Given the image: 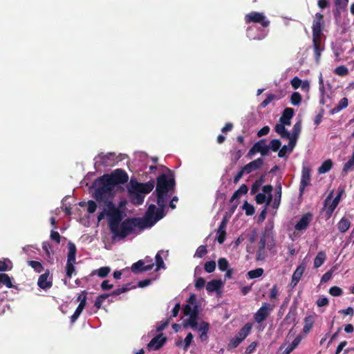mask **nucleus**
I'll list each match as a JSON object with an SVG mask.
<instances>
[{"mask_svg":"<svg viewBox=\"0 0 354 354\" xmlns=\"http://www.w3.org/2000/svg\"><path fill=\"white\" fill-rule=\"evenodd\" d=\"M109 226L111 233L115 237L124 239L132 233L136 227L140 229L151 227L162 218L161 210H156V207L151 204L143 218H128L122 221V213L118 209L109 212Z\"/></svg>","mask_w":354,"mask_h":354,"instance_id":"nucleus-1","label":"nucleus"},{"mask_svg":"<svg viewBox=\"0 0 354 354\" xmlns=\"http://www.w3.org/2000/svg\"><path fill=\"white\" fill-rule=\"evenodd\" d=\"M95 187L93 197L96 201L101 204L103 203L109 209V212H113L118 209L112 201L115 196V188L111 186L105 179L100 180L98 177L93 183Z\"/></svg>","mask_w":354,"mask_h":354,"instance_id":"nucleus-2","label":"nucleus"},{"mask_svg":"<svg viewBox=\"0 0 354 354\" xmlns=\"http://www.w3.org/2000/svg\"><path fill=\"white\" fill-rule=\"evenodd\" d=\"M156 180V192L157 204L159 206V208H156V210L162 211L163 218L165 216L164 208L165 207L167 194L169 191L174 189L176 181L172 174H170L169 175L161 174L157 177Z\"/></svg>","mask_w":354,"mask_h":354,"instance_id":"nucleus-3","label":"nucleus"},{"mask_svg":"<svg viewBox=\"0 0 354 354\" xmlns=\"http://www.w3.org/2000/svg\"><path fill=\"white\" fill-rule=\"evenodd\" d=\"M324 28V15L317 12L315 19L313 22V45L316 63H319L322 52L324 50V45L322 44V31Z\"/></svg>","mask_w":354,"mask_h":354,"instance_id":"nucleus-4","label":"nucleus"},{"mask_svg":"<svg viewBox=\"0 0 354 354\" xmlns=\"http://www.w3.org/2000/svg\"><path fill=\"white\" fill-rule=\"evenodd\" d=\"M100 180L105 179L114 188L118 185L125 184L129 180L127 173L122 169H116L110 174H104L100 177Z\"/></svg>","mask_w":354,"mask_h":354,"instance_id":"nucleus-5","label":"nucleus"},{"mask_svg":"<svg viewBox=\"0 0 354 354\" xmlns=\"http://www.w3.org/2000/svg\"><path fill=\"white\" fill-rule=\"evenodd\" d=\"M153 180H149L145 183H142L131 179L127 186V189L129 194L141 193L142 194H146L150 193L153 190Z\"/></svg>","mask_w":354,"mask_h":354,"instance_id":"nucleus-6","label":"nucleus"},{"mask_svg":"<svg viewBox=\"0 0 354 354\" xmlns=\"http://www.w3.org/2000/svg\"><path fill=\"white\" fill-rule=\"evenodd\" d=\"M246 24H260L262 27L267 28L270 26V21L267 19L263 12L252 11L245 16Z\"/></svg>","mask_w":354,"mask_h":354,"instance_id":"nucleus-7","label":"nucleus"},{"mask_svg":"<svg viewBox=\"0 0 354 354\" xmlns=\"http://www.w3.org/2000/svg\"><path fill=\"white\" fill-rule=\"evenodd\" d=\"M274 305L268 302H263L261 306L254 315V319L257 324L264 322L273 311Z\"/></svg>","mask_w":354,"mask_h":354,"instance_id":"nucleus-8","label":"nucleus"},{"mask_svg":"<svg viewBox=\"0 0 354 354\" xmlns=\"http://www.w3.org/2000/svg\"><path fill=\"white\" fill-rule=\"evenodd\" d=\"M257 153H260L263 156L268 155L269 147L266 145V139H261L255 142L249 150L247 156L251 157Z\"/></svg>","mask_w":354,"mask_h":354,"instance_id":"nucleus-9","label":"nucleus"},{"mask_svg":"<svg viewBox=\"0 0 354 354\" xmlns=\"http://www.w3.org/2000/svg\"><path fill=\"white\" fill-rule=\"evenodd\" d=\"M313 218V215L311 212H307L304 214L299 219V221L295 224V229L298 231L306 230Z\"/></svg>","mask_w":354,"mask_h":354,"instance_id":"nucleus-10","label":"nucleus"},{"mask_svg":"<svg viewBox=\"0 0 354 354\" xmlns=\"http://www.w3.org/2000/svg\"><path fill=\"white\" fill-rule=\"evenodd\" d=\"M310 169L307 167H304L301 171V178L299 185V196L304 194L305 188L310 185Z\"/></svg>","mask_w":354,"mask_h":354,"instance_id":"nucleus-11","label":"nucleus"},{"mask_svg":"<svg viewBox=\"0 0 354 354\" xmlns=\"http://www.w3.org/2000/svg\"><path fill=\"white\" fill-rule=\"evenodd\" d=\"M187 302V304L183 308V314L185 316L191 315L195 310L199 312L198 306L196 304V297L194 294L190 295Z\"/></svg>","mask_w":354,"mask_h":354,"instance_id":"nucleus-12","label":"nucleus"},{"mask_svg":"<svg viewBox=\"0 0 354 354\" xmlns=\"http://www.w3.org/2000/svg\"><path fill=\"white\" fill-rule=\"evenodd\" d=\"M333 192H330L324 200V208L326 211V216L327 218H330L334 212L335 208L338 205V203L332 201Z\"/></svg>","mask_w":354,"mask_h":354,"instance_id":"nucleus-13","label":"nucleus"},{"mask_svg":"<svg viewBox=\"0 0 354 354\" xmlns=\"http://www.w3.org/2000/svg\"><path fill=\"white\" fill-rule=\"evenodd\" d=\"M167 338L163 337V334L160 333L153 338L147 344L148 349L157 351L160 349L163 344L166 342Z\"/></svg>","mask_w":354,"mask_h":354,"instance_id":"nucleus-14","label":"nucleus"},{"mask_svg":"<svg viewBox=\"0 0 354 354\" xmlns=\"http://www.w3.org/2000/svg\"><path fill=\"white\" fill-rule=\"evenodd\" d=\"M153 266V263L145 265L144 261L139 260L131 266V271L134 273L142 272L152 270Z\"/></svg>","mask_w":354,"mask_h":354,"instance_id":"nucleus-15","label":"nucleus"},{"mask_svg":"<svg viewBox=\"0 0 354 354\" xmlns=\"http://www.w3.org/2000/svg\"><path fill=\"white\" fill-rule=\"evenodd\" d=\"M114 156L115 154L113 153L100 154L97 157L99 160L96 161L95 164L102 166H111L113 164Z\"/></svg>","mask_w":354,"mask_h":354,"instance_id":"nucleus-16","label":"nucleus"},{"mask_svg":"<svg viewBox=\"0 0 354 354\" xmlns=\"http://www.w3.org/2000/svg\"><path fill=\"white\" fill-rule=\"evenodd\" d=\"M301 341V335H297L290 344H288L287 346H286V344H283V345L281 346V347H280L281 351H282L284 348V350L282 351L281 354H290L295 348H296L298 346V345L300 344Z\"/></svg>","mask_w":354,"mask_h":354,"instance_id":"nucleus-17","label":"nucleus"},{"mask_svg":"<svg viewBox=\"0 0 354 354\" xmlns=\"http://www.w3.org/2000/svg\"><path fill=\"white\" fill-rule=\"evenodd\" d=\"M263 159L261 158H259L249 162L248 164H247L246 165L243 167V170L245 171L246 174H250L252 171L261 168V166L263 165Z\"/></svg>","mask_w":354,"mask_h":354,"instance_id":"nucleus-18","label":"nucleus"},{"mask_svg":"<svg viewBox=\"0 0 354 354\" xmlns=\"http://www.w3.org/2000/svg\"><path fill=\"white\" fill-rule=\"evenodd\" d=\"M223 286V283L221 279H213L207 282L206 290L208 292H218Z\"/></svg>","mask_w":354,"mask_h":354,"instance_id":"nucleus-19","label":"nucleus"},{"mask_svg":"<svg viewBox=\"0 0 354 354\" xmlns=\"http://www.w3.org/2000/svg\"><path fill=\"white\" fill-rule=\"evenodd\" d=\"M294 115V110L292 108L287 107L286 108L283 113L282 115L279 119V122L283 123V124L290 125V120Z\"/></svg>","mask_w":354,"mask_h":354,"instance_id":"nucleus-20","label":"nucleus"},{"mask_svg":"<svg viewBox=\"0 0 354 354\" xmlns=\"http://www.w3.org/2000/svg\"><path fill=\"white\" fill-rule=\"evenodd\" d=\"M304 270L305 266L304 265H299L297 267L296 270H295L292 276L291 284L293 287L295 286L299 283L304 274Z\"/></svg>","mask_w":354,"mask_h":354,"instance_id":"nucleus-21","label":"nucleus"},{"mask_svg":"<svg viewBox=\"0 0 354 354\" xmlns=\"http://www.w3.org/2000/svg\"><path fill=\"white\" fill-rule=\"evenodd\" d=\"M282 194V187L280 181H278L275 187L274 199L272 204L274 209H277L280 205Z\"/></svg>","mask_w":354,"mask_h":354,"instance_id":"nucleus-22","label":"nucleus"},{"mask_svg":"<svg viewBox=\"0 0 354 354\" xmlns=\"http://www.w3.org/2000/svg\"><path fill=\"white\" fill-rule=\"evenodd\" d=\"M252 325L250 323H247L243 326L238 333L236 335V337L241 340L242 342L250 334L252 330Z\"/></svg>","mask_w":354,"mask_h":354,"instance_id":"nucleus-23","label":"nucleus"},{"mask_svg":"<svg viewBox=\"0 0 354 354\" xmlns=\"http://www.w3.org/2000/svg\"><path fill=\"white\" fill-rule=\"evenodd\" d=\"M348 99L346 97H343L340 100V101L338 102V104L335 106H334L332 109H330V113L332 115L337 113L342 109H346L348 106Z\"/></svg>","mask_w":354,"mask_h":354,"instance_id":"nucleus-24","label":"nucleus"},{"mask_svg":"<svg viewBox=\"0 0 354 354\" xmlns=\"http://www.w3.org/2000/svg\"><path fill=\"white\" fill-rule=\"evenodd\" d=\"M333 162L332 160L328 159L322 162L321 166L318 168L317 171L319 174H323L328 172L333 167Z\"/></svg>","mask_w":354,"mask_h":354,"instance_id":"nucleus-25","label":"nucleus"},{"mask_svg":"<svg viewBox=\"0 0 354 354\" xmlns=\"http://www.w3.org/2000/svg\"><path fill=\"white\" fill-rule=\"evenodd\" d=\"M315 323V319L313 315H309L305 317L304 319V326L303 328V332L305 334H308L311 328H313Z\"/></svg>","mask_w":354,"mask_h":354,"instance_id":"nucleus-26","label":"nucleus"},{"mask_svg":"<svg viewBox=\"0 0 354 354\" xmlns=\"http://www.w3.org/2000/svg\"><path fill=\"white\" fill-rule=\"evenodd\" d=\"M350 225V221L347 218L343 217L337 223V229L339 232L344 233L349 229Z\"/></svg>","mask_w":354,"mask_h":354,"instance_id":"nucleus-27","label":"nucleus"},{"mask_svg":"<svg viewBox=\"0 0 354 354\" xmlns=\"http://www.w3.org/2000/svg\"><path fill=\"white\" fill-rule=\"evenodd\" d=\"M326 255L324 251H320L318 252L317 256L314 259L313 266L315 268H319L326 261Z\"/></svg>","mask_w":354,"mask_h":354,"instance_id":"nucleus-28","label":"nucleus"},{"mask_svg":"<svg viewBox=\"0 0 354 354\" xmlns=\"http://www.w3.org/2000/svg\"><path fill=\"white\" fill-rule=\"evenodd\" d=\"M286 124L283 123L277 124L274 127V131L280 135L282 138H289L290 132L285 128Z\"/></svg>","mask_w":354,"mask_h":354,"instance_id":"nucleus-29","label":"nucleus"},{"mask_svg":"<svg viewBox=\"0 0 354 354\" xmlns=\"http://www.w3.org/2000/svg\"><path fill=\"white\" fill-rule=\"evenodd\" d=\"M194 336L192 333H189L186 337L185 338L184 341H180L176 343V345L177 346H180L183 344V350L185 351H187L188 348L189 347L192 340H193Z\"/></svg>","mask_w":354,"mask_h":354,"instance_id":"nucleus-30","label":"nucleus"},{"mask_svg":"<svg viewBox=\"0 0 354 354\" xmlns=\"http://www.w3.org/2000/svg\"><path fill=\"white\" fill-rule=\"evenodd\" d=\"M68 254H67V260L69 261H75L76 260V252H77V248L75 245V243L72 242H69L68 243Z\"/></svg>","mask_w":354,"mask_h":354,"instance_id":"nucleus-31","label":"nucleus"},{"mask_svg":"<svg viewBox=\"0 0 354 354\" xmlns=\"http://www.w3.org/2000/svg\"><path fill=\"white\" fill-rule=\"evenodd\" d=\"M354 169V151L350 159L344 165L342 174L343 176L347 174L348 171Z\"/></svg>","mask_w":354,"mask_h":354,"instance_id":"nucleus-32","label":"nucleus"},{"mask_svg":"<svg viewBox=\"0 0 354 354\" xmlns=\"http://www.w3.org/2000/svg\"><path fill=\"white\" fill-rule=\"evenodd\" d=\"M111 272V268L108 266L102 267L97 270H95L91 272V275L97 274L101 278L106 277Z\"/></svg>","mask_w":354,"mask_h":354,"instance_id":"nucleus-33","label":"nucleus"},{"mask_svg":"<svg viewBox=\"0 0 354 354\" xmlns=\"http://www.w3.org/2000/svg\"><path fill=\"white\" fill-rule=\"evenodd\" d=\"M1 285H4L8 288L13 287L12 280L8 274L5 273H0V286Z\"/></svg>","mask_w":354,"mask_h":354,"instance_id":"nucleus-34","label":"nucleus"},{"mask_svg":"<svg viewBox=\"0 0 354 354\" xmlns=\"http://www.w3.org/2000/svg\"><path fill=\"white\" fill-rule=\"evenodd\" d=\"M75 261H69L67 260L66 266V275L68 278L71 279L72 275L75 272V268L74 266V263Z\"/></svg>","mask_w":354,"mask_h":354,"instance_id":"nucleus-35","label":"nucleus"},{"mask_svg":"<svg viewBox=\"0 0 354 354\" xmlns=\"http://www.w3.org/2000/svg\"><path fill=\"white\" fill-rule=\"evenodd\" d=\"M12 267V262L8 259L0 260V272L10 270Z\"/></svg>","mask_w":354,"mask_h":354,"instance_id":"nucleus-36","label":"nucleus"},{"mask_svg":"<svg viewBox=\"0 0 354 354\" xmlns=\"http://www.w3.org/2000/svg\"><path fill=\"white\" fill-rule=\"evenodd\" d=\"M270 230L268 229V227H266L265 231L260 239L259 246L258 249L265 250L266 245V237L269 236Z\"/></svg>","mask_w":354,"mask_h":354,"instance_id":"nucleus-37","label":"nucleus"},{"mask_svg":"<svg viewBox=\"0 0 354 354\" xmlns=\"http://www.w3.org/2000/svg\"><path fill=\"white\" fill-rule=\"evenodd\" d=\"M199 312L195 310L191 315H189V323L191 324V328L196 330L198 326V319Z\"/></svg>","mask_w":354,"mask_h":354,"instance_id":"nucleus-38","label":"nucleus"},{"mask_svg":"<svg viewBox=\"0 0 354 354\" xmlns=\"http://www.w3.org/2000/svg\"><path fill=\"white\" fill-rule=\"evenodd\" d=\"M263 269L261 268H258L254 270H250L248 272V277L249 279H256L260 277L263 274Z\"/></svg>","mask_w":354,"mask_h":354,"instance_id":"nucleus-39","label":"nucleus"},{"mask_svg":"<svg viewBox=\"0 0 354 354\" xmlns=\"http://www.w3.org/2000/svg\"><path fill=\"white\" fill-rule=\"evenodd\" d=\"M161 252H162V250L159 251L155 257L156 270L165 268V265L160 254Z\"/></svg>","mask_w":354,"mask_h":354,"instance_id":"nucleus-40","label":"nucleus"},{"mask_svg":"<svg viewBox=\"0 0 354 354\" xmlns=\"http://www.w3.org/2000/svg\"><path fill=\"white\" fill-rule=\"evenodd\" d=\"M110 295L108 294H102L100 295L95 299L94 306L97 308V310H99L101 308L102 303Z\"/></svg>","mask_w":354,"mask_h":354,"instance_id":"nucleus-41","label":"nucleus"},{"mask_svg":"<svg viewBox=\"0 0 354 354\" xmlns=\"http://www.w3.org/2000/svg\"><path fill=\"white\" fill-rule=\"evenodd\" d=\"M279 97H278L276 95L273 93H270L267 95L266 98L260 104L261 108H265L272 101L274 100H279Z\"/></svg>","mask_w":354,"mask_h":354,"instance_id":"nucleus-42","label":"nucleus"},{"mask_svg":"<svg viewBox=\"0 0 354 354\" xmlns=\"http://www.w3.org/2000/svg\"><path fill=\"white\" fill-rule=\"evenodd\" d=\"M301 131V121H298L294 124L292 130V133H290L289 136H293V137H296V138H299Z\"/></svg>","mask_w":354,"mask_h":354,"instance_id":"nucleus-43","label":"nucleus"},{"mask_svg":"<svg viewBox=\"0 0 354 354\" xmlns=\"http://www.w3.org/2000/svg\"><path fill=\"white\" fill-rule=\"evenodd\" d=\"M268 146L269 147V150L271 149L272 151L276 152L279 151L281 142L279 139H273L270 142Z\"/></svg>","mask_w":354,"mask_h":354,"instance_id":"nucleus-44","label":"nucleus"},{"mask_svg":"<svg viewBox=\"0 0 354 354\" xmlns=\"http://www.w3.org/2000/svg\"><path fill=\"white\" fill-rule=\"evenodd\" d=\"M334 73L337 75L344 77L348 74V69L345 66L341 65V66H337L334 70Z\"/></svg>","mask_w":354,"mask_h":354,"instance_id":"nucleus-45","label":"nucleus"},{"mask_svg":"<svg viewBox=\"0 0 354 354\" xmlns=\"http://www.w3.org/2000/svg\"><path fill=\"white\" fill-rule=\"evenodd\" d=\"M131 288L130 287V284L129 283H127L126 284L125 286H124L122 288H117L115 289V290H113L111 293H110V296H116V295H120L122 293H124L126 292H127L128 290H129Z\"/></svg>","mask_w":354,"mask_h":354,"instance_id":"nucleus-46","label":"nucleus"},{"mask_svg":"<svg viewBox=\"0 0 354 354\" xmlns=\"http://www.w3.org/2000/svg\"><path fill=\"white\" fill-rule=\"evenodd\" d=\"M132 198L133 203L136 205H141L144 201V195L141 193L138 194H129Z\"/></svg>","mask_w":354,"mask_h":354,"instance_id":"nucleus-47","label":"nucleus"},{"mask_svg":"<svg viewBox=\"0 0 354 354\" xmlns=\"http://www.w3.org/2000/svg\"><path fill=\"white\" fill-rule=\"evenodd\" d=\"M226 229L218 228L217 230V241L220 244L223 243L226 238Z\"/></svg>","mask_w":354,"mask_h":354,"instance_id":"nucleus-48","label":"nucleus"},{"mask_svg":"<svg viewBox=\"0 0 354 354\" xmlns=\"http://www.w3.org/2000/svg\"><path fill=\"white\" fill-rule=\"evenodd\" d=\"M207 253V246H206V245H200V246L197 248V250H196V252H195V254H194V257L195 258H196H196H202V257H204Z\"/></svg>","mask_w":354,"mask_h":354,"instance_id":"nucleus-49","label":"nucleus"},{"mask_svg":"<svg viewBox=\"0 0 354 354\" xmlns=\"http://www.w3.org/2000/svg\"><path fill=\"white\" fill-rule=\"evenodd\" d=\"M243 209L245 210V214L247 216H252L254 214L255 212L253 205L248 203L247 201L244 202Z\"/></svg>","mask_w":354,"mask_h":354,"instance_id":"nucleus-50","label":"nucleus"},{"mask_svg":"<svg viewBox=\"0 0 354 354\" xmlns=\"http://www.w3.org/2000/svg\"><path fill=\"white\" fill-rule=\"evenodd\" d=\"M263 193H266L268 194V200H267V205H269L272 199V196L271 194V192L273 189V187L271 185H264L262 188Z\"/></svg>","mask_w":354,"mask_h":354,"instance_id":"nucleus-51","label":"nucleus"},{"mask_svg":"<svg viewBox=\"0 0 354 354\" xmlns=\"http://www.w3.org/2000/svg\"><path fill=\"white\" fill-rule=\"evenodd\" d=\"M301 95L298 92H294L290 97V102L292 104L297 106L301 103Z\"/></svg>","mask_w":354,"mask_h":354,"instance_id":"nucleus-52","label":"nucleus"},{"mask_svg":"<svg viewBox=\"0 0 354 354\" xmlns=\"http://www.w3.org/2000/svg\"><path fill=\"white\" fill-rule=\"evenodd\" d=\"M204 269L207 273L213 272L216 269V262L214 261H209L205 263Z\"/></svg>","mask_w":354,"mask_h":354,"instance_id":"nucleus-53","label":"nucleus"},{"mask_svg":"<svg viewBox=\"0 0 354 354\" xmlns=\"http://www.w3.org/2000/svg\"><path fill=\"white\" fill-rule=\"evenodd\" d=\"M241 343V340L236 336L230 339V342L227 346L228 351L236 348Z\"/></svg>","mask_w":354,"mask_h":354,"instance_id":"nucleus-54","label":"nucleus"},{"mask_svg":"<svg viewBox=\"0 0 354 354\" xmlns=\"http://www.w3.org/2000/svg\"><path fill=\"white\" fill-rule=\"evenodd\" d=\"M28 263L37 272H40L43 270L42 264L37 261H28Z\"/></svg>","mask_w":354,"mask_h":354,"instance_id":"nucleus-55","label":"nucleus"},{"mask_svg":"<svg viewBox=\"0 0 354 354\" xmlns=\"http://www.w3.org/2000/svg\"><path fill=\"white\" fill-rule=\"evenodd\" d=\"M218 266L221 271L227 270L229 266L228 261L225 258H220L218 261Z\"/></svg>","mask_w":354,"mask_h":354,"instance_id":"nucleus-56","label":"nucleus"},{"mask_svg":"<svg viewBox=\"0 0 354 354\" xmlns=\"http://www.w3.org/2000/svg\"><path fill=\"white\" fill-rule=\"evenodd\" d=\"M296 317H297L296 310L295 309H292V308H290V309L289 310V312L286 315L284 320L285 321H289L290 320L292 322L295 323V320H296Z\"/></svg>","mask_w":354,"mask_h":354,"instance_id":"nucleus-57","label":"nucleus"},{"mask_svg":"<svg viewBox=\"0 0 354 354\" xmlns=\"http://www.w3.org/2000/svg\"><path fill=\"white\" fill-rule=\"evenodd\" d=\"M285 138L289 140L288 145L289 146V153H291L296 146L298 138L293 136H289V138Z\"/></svg>","mask_w":354,"mask_h":354,"instance_id":"nucleus-58","label":"nucleus"},{"mask_svg":"<svg viewBox=\"0 0 354 354\" xmlns=\"http://www.w3.org/2000/svg\"><path fill=\"white\" fill-rule=\"evenodd\" d=\"M329 293L332 296L338 297L343 294V290L338 286H333L329 289Z\"/></svg>","mask_w":354,"mask_h":354,"instance_id":"nucleus-59","label":"nucleus"},{"mask_svg":"<svg viewBox=\"0 0 354 354\" xmlns=\"http://www.w3.org/2000/svg\"><path fill=\"white\" fill-rule=\"evenodd\" d=\"M50 238L52 241H55L56 243L59 244L61 241V236L57 231L54 230H51Z\"/></svg>","mask_w":354,"mask_h":354,"instance_id":"nucleus-60","label":"nucleus"},{"mask_svg":"<svg viewBox=\"0 0 354 354\" xmlns=\"http://www.w3.org/2000/svg\"><path fill=\"white\" fill-rule=\"evenodd\" d=\"M198 332L201 333H205V332H209V324L208 322H202L199 326L198 327L197 326V328Z\"/></svg>","mask_w":354,"mask_h":354,"instance_id":"nucleus-61","label":"nucleus"},{"mask_svg":"<svg viewBox=\"0 0 354 354\" xmlns=\"http://www.w3.org/2000/svg\"><path fill=\"white\" fill-rule=\"evenodd\" d=\"M289 153V146L283 145L281 148L280 147L279 151L278 152V156L279 158H283L286 156V154Z\"/></svg>","mask_w":354,"mask_h":354,"instance_id":"nucleus-62","label":"nucleus"},{"mask_svg":"<svg viewBox=\"0 0 354 354\" xmlns=\"http://www.w3.org/2000/svg\"><path fill=\"white\" fill-rule=\"evenodd\" d=\"M171 317H169L165 321H162L160 323V324L157 326L156 330L158 332H161L169 325L170 322Z\"/></svg>","mask_w":354,"mask_h":354,"instance_id":"nucleus-63","label":"nucleus"},{"mask_svg":"<svg viewBox=\"0 0 354 354\" xmlns=\"http://www.w3.org/2000/svg\"><path fill=\"white\" fill-rule=\"evenodd\" d=\"M97 209V204L93 201H88V207L87 211L88 213L92 214L95 212Z\"/></svg>","mask_w":354,"mask_h":354,"instance_id":"nucleus-64","label":"nucleus"}]
</instances>
